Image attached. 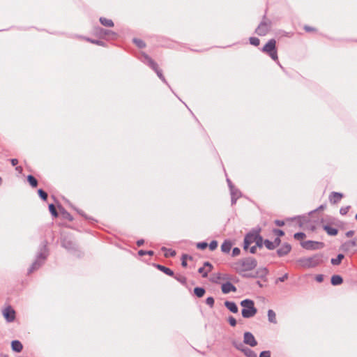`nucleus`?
Returning <instances> with one entry per match:
<instances>
[{
  "mask_svg": "<svg viewBox=\"0 0 357 357\" xmlns=\"http://www.w3.org/2000/svg\"><path fill=\"white\" fill-rule=\"evenodd\" d=\"M241 305L243 307L241 314L243 317L248 319L254 317L257 310L255 307V303L250 299H245L241 302Z\"/></svg>",
  "mask_w": 357,
  "mask_h": 357,
  "instance_id": "nucleus-1",
  "label": "nucleus"
},
{
  "mask_svg": "<svg viewBox=\"0 0 357 357\" xmlns=\"http://www.w3.org/2000/svg\"><path fill=\"white\" fill-rule=\"evenodd\" d=\"M326 260L321 255H316L312 257H305L302 259V263L307 268H314L316 266H325L324 261Z\"/></svg>",
  "mask_w": 357,
  "mask_h": 357,
  "instance_id": "nucleus-2",
  "label": "nucleus"
},
{
  "mask_svg": "<svg viewBox=\"0 0 357 357\" xmlns=\"http://www.w3.org/2000/svg\"><path fill=\"white\" fill-rule=\"evenodd\" d=\"M239 274L245 278H263L267 274L268 269H238Z\"/></svg>",
  "mask_w": 357,
  "mask_h": 357,
  "instance_id": "nucleus-3",
  "label": "nucleus"
},
{
  "mask_svg": "<svg viewBox=\"0 0 357 357\" xmlns=\"http://www.w3.org/2000/svg\"><path fill=\"white\" fill-rule=\"evenodd\" d=\"M144 62L149 65L157 74L159 78L162 80L164 82H166L165 78L163 76L161 70H160L158 67V64L148 55L144 54Z\"/></svg>",
  "mask_w": 357,
  "mask_h": 357,
  "instance_id": "nucleus-4",
  "label": "nucleus"
},
{
  "mask_svg": "<svg viewBox=\"0 0 357 357\" xmlns=\"http://www.w3.org/2000/svg\"><path fill=\"white\" fill-rule=\"evenodd\" d=\"M232 344L236 349L243 352L245 356L257 357V354L253 350L245 347L242 342L234 341Z\"/></svg>",
  "mask_w": 357,
  "mask_h": 357,
  "instance_id": "nucleus-5",
  "label": "nucleus"
},
{
  "mask_svg": "<svg viewBox=\"0 0 357 357\" xmlns=\"http://www.w3.org/2000/svg\"><path fill=\"white\" fill-rule=\"evenodd\" d=\"M2 314L7 322H13L15 319V312L11 306H7L2 310Z\"/></svg>",
  "mask_w": 357,
  "mask_h": 357,
  "instance_id": "nucleus-6",
  "label": "nucleus"
},
{
  "mask_svg": "<svg viewBox=\"0 0 357 357\" xmlns=\"http://www.w3.org/2000/svg\"><path fill=\"white\" fill-rule=\"evenodd\" d=\"M243 344L249 345L251 347H254L257 345V341L252 333L245 332L243 334Z\"/></svg>",
  "mask_w": 357,
  "mask_h": 357,
  "instance_id": "nucleus-7",
  "label": "nucleus"
},
{
  "mask_svg": "<svg viewBox=\"0 0 357 357\" xmlns=\"http://www.w3.org/2000/svg\"><path fill=\"white\" fill-rule=\"evenodd\" d=\"M271 27V22L263 21L257 26L256 33L259 36H265L269 31Z\"/></svg>",
  "mask_w": 357,
  "mask_h": 357,
  "instance_id": "nucleus-8",
  "label": "nucleus"
},
{
  "mask_svg": "<svg viewBox=\"0 0 357 357\" xmlns=\"http://www.w3.org/2000/svg\"><path fill=\"white\" fill-rule=\"evenodd\" d=\"M209 280L213 282H220L221 280H232L233 278L228 275L217 273L210 275Z\"/></svg>",
  "mask_w": 357,
  "mask_h": 357,
  "instance_id": "nucleus-9",
  "label": "nucleus"
},
{
  "mask_svg": "<svg viewBox=\"0 0 357 357\" xmlns=\"http://www.w3.org/2000/svg\"><path fill=\"white\" fill-rule=\"evenodd\" d=\"M258 233L248 234L244 238V249L247 250L253 243H255Z\"/></svg>",
  "mask_w": 357,
  "mask_h": 357,
  "instance_id": "nucleus-10",
  "label": "nucleus"
},
{
  "mask_svg": "<svg viewBox=\"0 0 357 357\" xmlns=\"http://www.w3.org/2000/svg\"><path fill=\"white\" fill-rule=\"evenodd\" d=\"M46 257L47 253L45 251V248H44L43 250H41V252L37 256V259H36L35 262L33 264L31 268H36V266H42Z\"/></svg>",
  "mask_w": 357,
  "mask_h": 357,
  "instance_id": "nucleus-11",
  "label": "nucleus"
},
{
  "mask_svg": "<svg viewBox=\"0 0 357 357\" xmlns=\"http://www.w3.org/2000/svg\"><path fill=\"white\" fill-rule=\"evenodd\" d=\"M342 247L346 250H349L352 252L357 251V238H354L353 240L344 243Z\"/></svg>",
  "mask_w": 357,
  "mask_h": 357,
  "instance_id": "nucleus-12",
  "label": "nucleus"
},
{
  "mask_svg": "<svg viewBox=\"0 0 357 357\" xmlns=\"http://www.w3.org/2000/svg\"><path fill=\"white\" fill-rule=\"evenodd\" d=\"M242 265L244 268H255L257 261L253 257H249L243 260Z\"/></svg>",
  "mask_w": 357,
  "mask_h": 357,
  "instance_id": "nucleus-13",
  "label": "nucleus"
},
{
  "mask_svg": "<svg viewBox=\"0 0 357 357\" xmlns=\"http://www.w3.org/2000/svg\"><path fill=\"white\" fill-rule=\"evenodd\" d=\"M222 291L224 294H229V292H236V287L234 286L231 282H226L225 283H223L221 287Z\"/></svg>",
  "mask_w": 357,
  "mask_h": 357,
  "instance_id": "nucleus-14",
  "label": "nucleus"
},
{
  "mask_svg": "<svg viewBox=\"0 0 357 357\" xmlns=\"http://www.w3.org/2000/svg\"><path fill=\"white\" fill-rule=\"evenodd\" d=\"M275 40L274 39H271L268 41V43L263 47V52L266 53H270L275 50Z\"/></svg>",
  "mask_w": 357,
  "mask_h": 357,
  "instance_id": "nucleus-15",
  "label": "nucleus"
},
{
  "mask_svg": "<svg viewBox=\"0 0 357 357\" xmlns=\"http://www.w3.org/2000/svg\"><path fill=\"white\" fill-rule=\"evenodd\" d=\"M291 247L289 243L283 244L278 250V255L280 257L287 255L291 251Z\"/></svg>",
  "mask_w": 357,
  "mask_h": 357,
  "instance_id": "nucleus-16",
  "label": "nucleus"
},
{
  "mask_svg": "<svg viewBox=\"0 0 357 357\" xmlns=\"http://www.w3.org/2000/svg\"><path fill=\"white\" fill-rule=\"evenodd\" d=\"M62 245L68 250H73L76 248L75 243L73 241L68 239L66 238H64L62 240Z\"/></svg>",
  "mask_w": 357,
  "mask_h": 357,
  "instance_id": "nucleus-17",
  "label": "nucleus"
},
{
  "mask_svg": "<svg viewBox=\"0 0 357 357\" xmlns=\"http://www.w3.org/2000/svg\"><path fill=\"white\" fill-rule=\"evenodd\" d=\"M343 197V195L340 192H333L329 196V200L332 204H337Z\"/></svg>",
  "mask_w": 357,
  "mask_h": 357,
  "instance_id": "nucleus-18",
  "label": "nucleus"
},
{
  "mask_svg": "<svg viewBox=\"0 0 357 357\" xmlns=\"http://www.w3.org/2000/svg\"><path fill=\"white\" fill-rule=\"evenodd\" d=\"M320 243L316 241H307L302 243V246L308 250L317 249Z\"/></svg>",
  "mask_w": 357,
  "mask_h": 357,
  "instance_id": "nucleus-19",
  "label": "nucleus"
},
{
  "mask_svg": "<svg viewBox=\"0 0 357 357\" xmlns=\"http://www.w3.org/2000/svg\"><path fill=\"white\" fill-rule=\"evenodd\" d=\"M225 306L233 313H237L238 311L236 304L233 301H225Z\"/></svg>",
  "mask_w": 357,
  "mask_h": 357,
  "instance_id": "nucleus-20",
  "label": "nucleus"
},
{
  "mask_svg": "<svg viewBox=\"0 0 357 357\" xmlns=\"http://www.w3.org/2000/svg\"><path fill=\"white\" fill-rule=\"evenodd\" d=\"M11 347H12V349L16 352H20L23 349V346L22 344V343L18 340L12 341Z\"/></svg>",
  "mask_w": 357,
  "mask_h": 357,
  "instance_id": "nucleus-21",
  "label": "nucleus"
},
{
  "mask_svg": "<svg viewBox=\"0 0 357 357\" xmlns=\"http://www.w3.org/2000/svg\"><path fill=\"white\" fill-rule=\"evenodd\" d=\"M231 243L229 241H225L224 243L221 245V250L223 252L228 253L229 252L231 248Z\"/></svg>",
  "mask_w": 357,
  "mask_h": 357,
  "instance_id": "nucleus-22",
  "label": "nucleus"
},
{
  "mask_svg": "<svg viewBox=\"0 0 357 357\" xmlns=\"http://www.w3.org/2000/svg\"><path fill=\"white\" fill-rule=\"evenodd\" d=\"M267 315H268V319L271 323H273V324L277 323L276 314H275V312L273 310H268Z\"/></svg>",
  "mask_w": 357,
  "mask_h": 357,
  "instance_id": "nucleus-23",
  "label": "nucleus"
},
{
  "mask_svg": "<svg viewBox=\"0 0 357 357\" xmlns=\"http://www.w3.org/2000/svg\"><path fill=\"white\" fill-rule=\"evenodd\" d=\"M342 278L338 275H333L331 278V284L333 285H339L342 283Z\"/></svg>",
  "mask_w": 357,
  "mask_h": 357,
  "instance_id": "nucleus-24",
  "label": "nucleus"
},
{
  "mask_svg": "<svg viewBox=\"0 0 357 357\" xmlns=\"http://www.w3.org/2000/svg\"><path fill=\"white\" fill-rule=\"evenodd\" d=\"M344 258V255L339 254L337 257L331 259V261L332 265L338 266L340 264L341 261Z\"/></svg>",
  "mask_w": 357,
  "mask_h": 357,
  "instance_id": "nucleus-25",
  "label": "nucleus"
},
{
  "mask_svg": "<svg viewBox=\"0 0 357 357\" xmlns=\"http://www.w3.org/2000/svg\"><path fill=\"white\" fill-rule=\"evenodd\" d=\"M324 229L331 236H335L337 234V229L329 225H325Z\"/></svg>",
  "mask_w": 357,
  "mask_h": 357,
  "instance_id": "nucleus-26",
  "label": "nucleus"
},
{
  "mask_svg": "<svg viewBox=\"0 0 357 357\" xmlns=\"http://www.w3.org/2000/svg\"><path fill=\"white\" fill-rule=\"evenodd\" d=\"M100 22L105 26H107V27H112V26H114V22H112V20L107 19V18H105V17H100Z\"/></svg>",
  "mask_w": 357,
  "mask_h": 357,
  "instance_id": "nucleus-27",
  "label": "nucleus"
},
{
  "mask_svg": "<svg viewBox=\"0 0 357 357\" xmlns=\"http://www.w3.org/2000/svg\"><path fill=\"white\" fill-rule=\"evenodd\" d=\"M206 291L202 287H195L194 289V293L198 298H202L204 296Z\"/></svg>",
  "mask_w": 357,
  "mask_h": 357,
  "instance_id": "nucleus-28",
  "label": "nucleus"
},
{
  "mask_svg": "<svg viewBox=\"0 0 357 357\" xmlns=\"http://www.w3.org/2000/svg\"><path fill=\"white\" fill-rule=\"evenodd\" d=\"M255 244L259 248H262L263 245H264V240L259 234L257 236Z\"/></svg>",
  "mask_w": 357,
  "mask_h": 357,
  "instance_id": "nucleus-29",
  "label": "nucleus"
},
{
  "mask_svg": "<svg viewBox=\"0 0 357 357\" xmlns=\"http://www.w3.org/2000/svg\"><path fill=\"white\" fill-rule=\"evenodd\" d=\"M27 180L29 183V184L33 187V188H36L38 185V181L35 178V177H33V176L31 175H29L27 176Z\"/></svg>",
  "mask_w": 357,
  "mask_h": 357,
  "instance_id": "nucleus-30",
  "label": "nucleus"
},
{
  "mask_svg": "<svg viewBox=\"0 0 357 357\" xmlns=\"http://www.w3.org/2000/svg\"><path fill=\"white\" fill-rule=\"evenodd\" d=\"M227 182L231 189V196L238 197L240 196V192L238 190H234L229 179H227Z\"/></svg>",
  "mask_w": 357,
  "mask_h": 357,
  "instance_id": "nucleus-31",
  "label": "nucleus"
},
{
  "mask_svg": "<svg viewBox=\"0 0 357 357\" xmlns=\"http://www.w3.org/2000/svg\"><path fill=\"white\" fill-rule=\"evenodd\" d=\"M181 260H182L181 265L185 267V266H188L187 261L188 260H190V261L192 260V257H190V256L184 255L182 256Z\"/></svg>",
  "mask_w": 357,
  "mask_h": 357,
  "instance_id": "nucleus-32",
  "label": "nucleus"
},
{
  "mask_svg": "<svg viewBox=\"0 0 357 357\" xmlns=\"http://www.w3.org/2000/svg\"><path fill=\"white\" fill-rule=\"evenodd\" d=\"M133 42L139 48H143L145 47L144 42L140 39L134 38Z\"/></svg>",
  "mask_w": 357,
  "mask_h": 357,
  "instance_id": "nucleus-33",
  "label": "nucleus"
},
{
  "mask_svg": "<svg viewBox=\"0 0 357 357\" xmlns=\"http://www.w3.org/2000/svg\"><path fill=\"white\" fill-rule=\"evenodd\" d=\"M264 245L268 250H273L275 248V244L273 241H270L269 240H264Z\"/></svg>",
  "mask_w": 357,
  "mask_h": 357,
  "instance_id": "nucleus-34",
  "label": "nucleus"
},
{
  "mask_svg": "<svg viewBox=\"0 0 357 357\" xmlns=\"http://www.w3.org/2000/svg\"><path fill=\"white\" fill-rule=\"evenodd\" d=\"M99 33L101 35H104V36H109V35L114 36V35H116L114 32H113L112 31H109V30H105L103 29H100Z\"/></svg>",
  "mask_w": 357,
  "mask_h": 357,
  "instance_id": "nucleus-35",
  "label": "nucleus"
},
{
  "mask_svg": "<svg viewBox=\"0 0 357 357\" xmlns=\"http://www.w3.org/2000/svg\"><path fill=\"white\" fill-rule=\"evenodd\" d=\"M49 210H50L51 214L54 217H57L58 216V213H57V211L56 210V208L54 206V204H51L49 205Z\"/></svg>",
  "mask_w": 357,
  "mask_h": 357,
  "instance_id": "nucleus-36",
  "label": "nucleus"
},
{
  "mask_svg": "<svg viewBox=\"0 0 357 357\" xmlns=\"http://www.w3.org/2000/svg\"><path fill=\"white\" fill-rule=\"evenodd\" d=\"M198 270H199V273L202 275V276L203 278H207V277H208L209 271L211 269H198Z\"/></svg>",
  "mask_w": 357,
  "mask_h": 357,
  "instance_id": "nucleus-37",
  "label": "nucleus"
},
{
  "mask_svg": "<svg viewBox=\"0 0 357 357\" xmlns=\"http://www.w3.org/2000/svg\"><path fill=\"white\" fill-rule=\"evenodd\" d=\"M38 193L40 196V197L43 199V200H46L47 198V192H45L44 190H43L42 189H39L38 191Z\"/></svg>",
  "mask_w": 357,
  "mask_h": 357,
  "instance_id": "nucleus-38",
  "label": "nucleus"
},
{
  "mask_svg": "<svg viewBox=\"0 0 357 357\" xmlns=\"http://www.w3.org/2000/svg\"><path fill=\"white\" fill-rule=\"evenodd\" d=\"M259 39L257 38H255V37H251L250 38V44L255 45V46H258L259 45Z\"/></svg>",
  "mask_w": 357,
  "mask_h": 357,
  "instance_id": "nucleus-39",
  "label": "nucleus"
},
{
  "mask_svg": "<svg viewBox=\"0 0 357 357\" xmlns=\"http://www.w3.org/2000/svg\"><path fill=\"white\" fill-rule=\"evenodd\" d=\"M294 237L296 240H303L305 238V234L303 232H298L294 234Z\"/></svg>",
  "mask_w": 357,
  "mask_h": 357,
  "instance_id": "nucleus-40",
  "label": "nucleus"
},
{
  "mask_svg": "<svg viewBox=\"0 0 357 357\" xmlns=\"http://www.w3.org/2000/svg\"><path fill=\"white\" fill-rule=\"evenodd\" d=\"M175 278L181 284H185L186 282V279L183 275H177L175 276Z\"/></svg>",
  "mask_w": 357,
  "mask_h": 357,
  "instance_id": "nucleus-41",
  "label": "nucleus"
},
{
  "mask_svg": "<svg viewBox=\"0 0 357 357\" xmlns=\"http://www.w3.org/2000/svg\"><path fill=\"white\" fill-rule=\"evenodd\" d=\"M214 298L213 297H208L206 299V305H208V306H210L211 307H213V305H214Z\"/></svg>",
  "mask_w": 357,
  "mask_h": 357,
  "instance_id": "nucleus-42",
  "label": "nucleus"
},
{
  "mask_svg": "<svg viewBox=\"0 0 357 357\" xmlns=\"http://www.w3.org/2000/svg\"><path fill=\"white\" fill-rule=\"evenodd\" d=\"M208 246L211 250H214L218 247V242L216 241H212Z\"/></svg>",
  "mask_w": 357,
  "mask_h": 357,
  "instance_id": "nucleus-43",
  "label": "nucleus"
},
{
  "mask_svg": "<svg viewBox=\"0 0 357 357\" xmlns=\"http://www.w3.org/2000/svg\"><path fill=\"white\" fill-rule=\"evenodd\" d=\"M208 247V243L206 242H200L197 244V248L201 250H204Z\"/></svg>",
  "mask_w": 357,
  "mask_h": 357,
  "instance_id": "nucleus-44",
  "label": "nucleus"
},
{
  "mask_svg": "<svg viewBox=\"0 0 357 357\" xmlns=\"http://www.w3.org/2000/svg\"><path fill=\"white\" fill-rule=\"evenodd\" d=\"M228 321H229V324L233 327H234L236 325V319L231 316L228 318Z\"/></svg>",
  "mask_w": 357,
  "mask_h": 357,
  "instance_id": "nucleus-45",
  "label": "nucleus"
},
{
  "mask_svg": "<svg viewBox=\"0 0 357 357\" xmlns=\"http://www.w3.org/2000/svg\"><path fill=\"white\" fill-rule=\"evenodd\" d=\"M273 232L275 235H277L278 236H282L284 234V233L282 230L278 229H274L273 230Z\"/></svg>",
  "mask_w": 357,
  "mask_h": 357,
  "instance_id": "nucleus-46",
  "label": "nucleus"
},
{
  "mask_svg": "<svg viewBox=\"0 0 357 357\" xmlns=\"http://www.w3.org/2000/svg\"><path fill=\"white\" fill-rule=\"evenodd\" d=\"M259 357H271V351H261L259 354Z\"/></svg>",
  "mask_w": 357,
  "mask_h": 357,
  "instance_id": "nucleus-47",
  "label": "nucleus"
},
{
  "mask_svg": "<svg viewBox=\"0 0 357 357\" xmlns=\"http://www.w3.org/2000/svg\"><path fill=\"white\" fill-rule=\"evenodd\" d=\"M288 278V273L284 274L282 277L278 278L276 280V282H284Z\"/></svg>",
  "mask_w": 357,
  "mask_h": 357,
  "instance_id": "nucleus-48",
  "label": "nucleus"
},
{
  "mask_svg": "<svg viewBox=\"0 0 357 357\" xmlns=\"http://www.w3.org/2000/svg\"><path fill=\"white\" fill-rule=\"evenodd\" d=\"M268 54L274 61H276L278 59V54L276 50L268 53Z\"/></svg>",
  "mask_w": 357,
  "mask_h": 357,
  "instance_id": "nucleus-49",
  "label": "nucleus"
},
{
  "mask_svg": "<svg viewBox=\"0 0 357 357\" xmlns=\"http://www.w3.org/2000/svg\"><path fill=\"white\" fill-rule=\"evenodd\" d=\"M160 271H163L165 274L173 276L174 272L172 269H160Z\"/></svg>",
  "mask_w": 357,
  "mask_h": 357,
  "instance_id": "nucleus-50",
  "label": "nucleus"
},
{
  "mask_svg": "<svg viewBox=\"0 0 357 357\" xmlns=\"http://www.w3.org/2000/svg\"><path fill=\"white\" fill-rule=\"evenodd\" d=\"M241 252V250L238 248H234L232 250V256L236 257L238 256Z\"/></svg>",
  "mask_w": 357,
  "mask_h": 357,
  "instance_id": "nucleus-51",
  "label": "nucleus"
},
{
  "mask_svg": "<svg viewBox=\"0 0 357 357\" xmlns=\"http://www.w3.org/2000/svg\"><path fill=\"white\" fill-rule=\"evenodd\" d=\"M349 209V206H347L345 208H341L340 210V212L342 215H345L347 213Z\"/></svg>",
  "mask_w": 357,
  "mask_h": 357,
  "instance_id": "nucleus-52",
  "label": "nucleus"
},
{
  "mask_svg": "<svg viewBox=\"0 0 357 357\" xmlns=\"http://www.w3.org/2000/svg\"><path fill=\"white\" fill-rule=\"evenodd\" d=\"M88 40L90 41L92 43L98 45H102V42L100 41V40H90V39H88Z\"/></svg>",
  "mask_w": 357,
  "mask_h": 357,
  "instance_id": "nucleus-53",
  "label": "nucleus"
},
{
  "mask_svg": "<svg viewBox=\"0 0 357 357\" xmlns=\"http://www.w3.org/2000/svg\"><path fill=\"white\" fill-rule=\"evenodd\" d=\"M324 280V276L322 275H318L316 276V280L318 282H321Z\"/></svg>",
  "mask_w": 357,
  "mask_h": 357,
  "instance_id": "nucleus-54",
  "label": "nucleus"
},
{
  "mask_svg": "<svg viewBox=\"0 0 357 357\" xmlns=\"http://www.w3.org/2000/svg\"><path fill=\"white\" fill-rule=\"evenodd\" d=\"M275 223L276 225H278L279 227H282V226H283L284 225V222L283 221L278 220H275Z\"/></svg>",
  "mask_w": 357,
  "mask_h": 357,
  "instance_id": "nucleus-55",
  "label": "nucleus"
},
{
  "mask_svg": "<svg viewBox=\"0 0 357 357\" xmlns=\"http://www.w3.org/2000/svg\"><path fill=\"white\" fill-rule=\"evenodd\" d=\"M273 243H274L275 248H276L280 243V239L278 237L274 240V241H273Z\"/></svg>",
  "mask_w": 357,
  "mask_h": 357,
  "instance_id": "nucleus-56",
  "label": "nucleus"
},
{
  "mask_svg": "<svg viewBox=\"0 0 357 357\" xmlns=\"http://www.w3.org/2000/svg\"><path fill=\"white\" fill-rule=\"evenodd\" d=\"M257 248H258L257 245L251 247L250 249V252L251 253H255Z\"/></svg>",
  "mask_w": 357,
  "mask_h": 357,
  "instance_id": "nucleus-57",
  "label": "nucleus"
},
{
  "mask_svg": "<svg viewBox=\"0 0 357 357\" xmlns=\"http://www.w3.org/2000/svg\"><path fill=\"white\" fill-rule=\"evenodd\" d=\"M354 231H349L346 233V235L347 237H351L354 235Z\"/></svg>",
  "mask_w": 357,
  "mask_h": 357,
  "instance_id": "nucleus-58",
  "label": "nucleus"
},
{
  "mask_svg": "<svg viewBox=\"0 0 357 357\" xmlns=\"http://www.w3.org/2000/svg\"><path fill=\"white\" fill-rule=\"evenodd\" d=\"M18 163V160L17 159H12L11 164L13 166H15Z\"/></svg>",
  "mask_w": 357,
  "mask_h": 357,
  "instance_id": "nucleus-59",
  "label": "nucleus"
},
{
  "mask_svg": "<svg viewBox=\"0 0 357 357\" xmlns=\"http://www.w3.org/2000/svg\"><path fill=\"white\" fill-rule=\"evenodd\" d=\"M144 240L141 239V240L137 241V245L138 246H141L144 244Z\"/></svg>",
  "mask_w": 357,
  "mask_h": 357,
  "instance_id": "nucleus-60",
  "label": "nucleus"
},
{
  "mask_svg": "<svg viewBox=\"0 0 357 357\" xmlns=\"http://www.w3.org/2000/svg\"><path fill=\"white\" fill-rule=\"evenodd\" d=\"M138 254H139V255H140V256H143V255H146V251H144V250H139V251L138 252Z\"/></svg>",
  "mask_w": 357,
  "mask_h": 357,
  "instance_id": "nucleus-61",
  "label": "nucleus"
},
{
  "mask_svg": "<svg viewBox=\"0 0 357 357\" xmlns=\"http://www.w3.org/2000/svg\"><path fill=\"white\" fill-rule=\"evenodd\" d=\"M203 266H208L209 268H212V266L211 265V264L208 261H205L204 262L203 264Z\"/></svg>",
  "mask_w": 357,
  "mask_h": 357,
  "instance_id": "nucleus-62",
  "label": "nucleus"
},
{
  "mask_svg": "<svg viewBox=\"0 0 357 357\" xmlns=\"http://www.w3.org/2000/svg\"><path fill=\"white\" fill-rule=\"evenodd\" d=\"M304 29H305V31H312V30H313V29H312V27L308 26H305Z\"/></svg>",
  "mask_w": 357,
  "mask_h": 357,
  "instance_id": "nucleus-63",
  "label": "nucleus"
},
{
  "mask_svg": "<svg viewBox=\"0 0 357 357\" xmlns=\"http://www.w3.org/2000/svg\"><path fill=\"white\" fill-rule=\"evenodd\" d=\"M236 197L231 196V204H234L236 202Z\"/></svg>",
  "mask_w": 357,
  "mask_h": 357,
  "instance_id": "nucleus-64",
  "label": "nucleus"
}]
</instances>
